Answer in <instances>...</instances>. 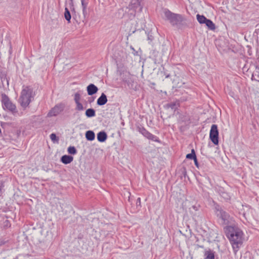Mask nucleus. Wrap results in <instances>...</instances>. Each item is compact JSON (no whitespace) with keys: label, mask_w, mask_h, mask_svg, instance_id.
Wrapping results in <instances>:
<instances>
[{"label":"nucleus","mask_w":259,"mask_h":259,"mask_svg":"<svg viewBox=\"0 0 259 259\" xmlns=\"http://www.w3.org/2000/svg\"><path fill=\"white\" fill-rule=\"evenodd\" d=\"M224 230L232 246L233 251L236 253L243 243L244 233L234 223L225 227Z\"/></svg>","instance_id":"1"},{"label":"nucleus","mask_w":259,"mask_h":259,"mask_svg":"<svg viewBox=\"0 0 259 259\" xmlns=\"http://www.w3.org/2000/svg\"><path fill=\"white\" fill-rule=\"evenodd\" d=\"M164 20L167 21L171 26L181 31L190 28V23L182 15L171 12L168 9H163Z\"/></svg>","instance_id":"2"},{"label":"nucleus","mask_w":259,"mask_h":259,"mask_svg":"<svg viewBox=\"0 0 259 259\" xmlns=\"http://www.w3.org/2000/svg\"><path fill=\"white\" fill-rule=\"evenodd\" d=\"M213 210L217 222L224 228L234 223V218L219 203L214 202Z\"/></svg>","instance_id":"3"},{"label":"nucleus","mask_w":259,"mask_h":259,"mask_svg":"<svg viewBox=\"0 0 259 259\" xmlns=\"http://www.w3.org/2000/svg\"><path fill=\"white\" fill-rule=\"evenodd\" d=\"M34 95L35 94L33 93L32 88L30 86L23 87L19 98V102L21 106L24 108L27 107L32 101L31 99L33 98Z\"/></svg>","instance_id":"4"},{"label":"nucleus","mask_w":259,"mask_h":259,"mask_svg":"<svg viewBox=\"0 0 259 259\" xmlns=\"http://www.w3.org/2000/svg\"><path fill=\"white\" fill-rule=\"evenodd\" d=\"M2 105L4 110L10 112L14 116L18 114V111L15 104L12 103L6 94H3L2 96Z\"/></svg>","instance_id":"5"},{"label":"nucleus","mask_w":259,"mask_h":259,"mask_svg":"<svg viewBox=\"0 0 259 259\" xmlns=\"http://www.w3.org/2000/svg\"><path fill=\"white\" fill-rule=\"evenodd\" d=\"M219 132L217 124H212L209 132V139L215 145H218L219 142Z\"/></svg>","instance_id":"6"},{"label":"nucleus","mask_w":259,"mask_h":259,"mask_svg":"<svg viewBox=\"0 0 259 259\" xmlns=\"http://www.w3.org/2000/svg\"><path fill=\"white\" fill-rule=\"evenodd\" d=\"M144 0H131L128 5V8L133 10L135 12L141 13L142 11L144 3Z\"/></svg>","instance_id":"7"},{"label":"nucleus","mask_w":259,"mask_h":259,"mask_svg":"<svg viewBox=\"0 0 259 259\" xmlns=\"http://www.w3.org/2000/svg\"><path fill=\"white\" fill-rule=\"evenodd\" d=\"M64 108L65 105L64 104H58L50 110L47 114V116L49 117L56 116L64 110Z\"/></svg>","instance_id":"8"},{"label":"nucleus","mask_w":259,"mask_h":259,"mask_svg":"<svg viewBox=\"0 0 259 259\" xmlns=\"http://www.w3.org/2000/svg\"><path fill=\"white\" fill-rule=\"evenodd\" d=\"M204 259H219V256L214 251L209 248L204 250Z\"/></svg>","instance_id":"9"},{"label":"nucleus","mask_w":259,"mask_h":259,"mask_svg":"<svg viewBox=\"0 0 259 259\" xmlns=\"http://www.w3.org/2000/svg\"><path fill=\"white\" fill-rule=\"evenodd\" d=\"M98 90V87L93 83H90L87 87V91L89 96L96 94Z\"/></svg>","instance_id":"10"},{"label":"nucleus","mask_w":259,"mask_h":259,"mask_svg":"<svg viewBox=\"0 0 259 259\" xmlns=\"http://www.w3.org/2000/svg\"><path fill=\"white\" fill-rule=\"evenodd\" d=\"M180 107V103L179 101L171 102L168 103L164 105V108L166 109L170 108L175 112Z\"/></svg>","instance_id":"11"},{"label":"nucleus","mask_w":259,"mask_h":259,"mask_svg":"<svg viewBox=\"0 0 259 259\" xmlns=\"http://www.w3.org/2000/svg\"><path fill=\"white\" fill-rule=\"evenodd\" d=\"M108 101L107 96L104 93L99 97L97 101V104L99 106H103L105 105Z\"/></svg>","instance_id":"12"},{"label":"nucleus","mask_w":259,"mask_h":259,"mask_svg":"<svg viewBox=\"0 0 259 259\" xmlns=\"http://www.w3.org/2000/svg\"><path fill=\"white\" fill-rule=\"evenodd\" d=\"M107 137L108 136L107 133L104 131H101L99 132L97 135V140L101 143L106 141V140L107 139Z\"/></svg>","instance_id":"13"},{"label":"nucleus","mask_w":259,"mask_h":259,"mask_svg":"<svg viewBox=\"0 0 259 259\" xmlns=\"http://www.w3.org/2000/svg\"><path fill=\"white\" fill-rule=\"evenodd\" d=\"M205 175L207 172L210 171L209 164L208 162L204 160H201L200 170Z\"/></svg>","instance_id":"14"},{"label":"nucleus","mask_w":259,"mask_h":259,"mask_svg":"<svg viewBox=\"0 0 259 259\" xmlns=\"http://www.w3.org/2000/svg\"><path fill=\"white\" fill-rule=\"evenodd\" d=\"M73 157L71 155H64L60 159V161L64 164H68L72 162Z\"/></svg>","instance_id":"15"},{"label":"nucleus","mask_w":259,"mask_h":259,"mask_svg":"<svg viewBox=\"0 0 259 259\" xmlns=\"http://www.w3.org/2000/svg\"><path fill=\"white\" fill-rule=\"evenodd\" d=\"M159 55V53L155 49H152L150 51L149 53V58L152 59L155 63L158 60V58Z\"/></svg>","instance_id":"16"},{"label":"nucleus","mask_w":259,"mask_h":259,"mask_svg":"<svg viewBox=\"0 0 259 259\" xmlns=\"http://www.w3.org/2000/svg\"><path fill=\"white\" fill-rule=\"evenodd\" d=\"M122 80L123 82L126 83L129 88H132L134 81L132 79L130 74L125 75V77H123Z\"/></svg>","instance_id":"17"},{"label":"nucleus","mask_w":259,"mask_h":259,"mask_svg":"<svg viewBox=\"0 0 259 259\" xmlns=\"http://www.w3.org/2000/svg\"><path fill=\"white\" fill-rule=\"evenodd\" d=\"M85 137L88 141H92L95 139V134L93 131L89 130L85 132Z\"/></svg>","instance_id":"18"},{"label":"nucleus","mask_w":259,"mask_h":259,"mask_svg":"<svg viewBox=\"0 0 259 259\" xmlns=\"http://www.w3.org/2000/svg\"><path fill=\"white\" fill-rule=\"evenodd\" d=\"M0 79L3 83L5 80H6L8 84H9V79L7 77V72L2 68L0 69Z\"/></svg>","instance_id":"19"},{"label":"nucleus","mask_w":259,"mask_h":259,"mask_svg":"<svg viewBox=\"0 0 259 259\" xmlns=\"http://www.w3.org/2000/svg\"><path fill=\"white\" fill-rule=\"evenodd\" d=\"M138 131L144 137L147 138L150 135V133L148 132L144 127L143 126H138L137 127Z\"/></svg>","instance_id":"20"},{"label":"nucleus","mask_w":259,"mask_h":259,"mask_svg":"<svg viewBox=\"0 0 259 259\" xmlns=\"http://www.w3.org/2000/svg\"><path fill=\"white\" fill-rule=\"evenodd\" d=\"M204 24H205L208 29L210 30H214L215 29L214 23L210 19L207 18Z\"/></svg>","instance_id":"21"},{"label":"nucleus","mask_w":259,"mask_h":259,"mask_svg":"<svg viewBox=\"0 0 259 259\" xmlns=\"http://www.w3.org/2000/svg\"><path fill=\"white\" fill-rule=\"evenodd\" d=\"M85 115L88 118H92L96 116V110L93 108H89L86 110Z\"/></svg>","instance_id":"22"},{"label":"nucleus","mask_w":259,"mask_h":259,"mask_svg":"<svg viewBox=\"0 0 259 259\" xmlns=\"http://www.w3.org/2000/svg\"><path fill=\"white\" fill-rule=\"evenodd\" d=\"M64 18L68 22V23H70L71 22V15L69 10L68 8L67 7L65 8V12H64Z\"/></svg>","instance_id":"23"},{"label":"nucleus","mask_w":259,"mask_h":259,"mask_svg":"<svg viewBox=\"0 0 259 259\" xmlns=\"http://www.w3.org/2000/svg\"><path fill=\"white\" fill-rule=\"evenodd\" d=\"M186 159L193 160L197 158L195 151L194 149L191 150V153H188L186 156Z\"/></svg>","instance_id":"24"},{"label":"nucleus","mask_w":259,"mask_h":259,"mask_svg":"<svg viewBox=\"0 0 259 259\" xmlns=\"http://www.w3.org/2000/svg\"><path fill=\"white\" fill-rule=\"evenodd\" d=\"M196 19L200 24H204L205 21H206L207 18L203 15L198 14L196 15Z\"/></svg>","instance_id":"25"},{"label":"nucleus","mask_w":259,"mask_h":259,"mask_svg":"<svg viewBox=\"0 0 259 259\" xmlns=\"http://www.w3.org/2000/svg\"><path fill=\"white\" fill-rule=\"evenodd\" d=\"M253 77H256L254 79L257 81H259V65L255 66V70L253 71L252 78Z\"/></svg>","instance_id":"26"},{"label":"nucleus","mask_w":259,"mask_h":259,"mask_svg":"<svg viewBox=\"0 0 259 259\" xmlns=\"http://www.w3.org/2000/svg\"><path fill=\"white\" fill-rule=\"evenodd\" d=\"M50 138L51 140V141L54 143H59V138L58 136H57V135H56V134L55 133H52L50 135Z\"/></svg>","instance_id":"27"},{"label":"nucleus","mask_w":259,"mask_h":259,"mask_svg":"<svg viewBox=\"0 0 259 259\" xmlns=\"http://www.w3.org/2000/svg\"><path fill=\"white\" fill-rule=\"evenodd\" d=\"M148 139L152 140L154 142H156L157 143H160L161 141L159 140V138L157 136L152 134L151 133L150 134L148 137L147 138Z\"/></svg>","instance_id":"28"},{"label":"nucleus","mask_w":259,"mask_h":259,"mask_svg":"<svg viewBox=\"0 0 259 259\" xmlns=\"http://www.w3.org/2000/svg\"><path fill=\"white\" fill-rule=\"evenodd\" d=\"M67 152L69 154L71 155H75L77 153V151L74 146H69L67 148Z\"/></svg>","instance_id":"29"},{"label":"nucleus","mask_w":259,"mask_h":259,"mask_svg":"<svg viewBox=\"0 0 259 259\" xmlns=\"http://www.w3.org/2000/svg\"><path fill=\"white\" fill-rule=\"evenodd\" d=\"M213 235H214V231L212 230H209L206 234V238L207 239L208 242L211 241V240L213 238Z\"/></svg>","instance_id":"30"},{"label":"nucleus","mask_w":259,"mask_h":259,"mask_svg":"<svg viewBox=\"0 0 259 259\" xmlns=\"http://www.w3.org/2000/svg\"><path fill=\"white\" fill-rule=\"evenodd\" d=\"M221 197H222L226 201H228L231 199L230 194L226 191H225Z\"/></svg>","instance_id":"31"},{"label":"nucleus","mask_w":259,"mask_h":259,"mask_svg":"<svg viewBox=\"0 0 259 259\" xmlns=\"http://www.w3.org/2000/svg\"><path fill=\"white\" fill-rule=\"evenodd\" d=\"M215 191L220 195V196H221L223 193L225 192V190L223 187L218 186V187L215 188Z\"/></svg>","instance_id":"32"},{"label":"nucleus","mask_w":259,"mask_h":259,"mask_svg":"<svg viewBox=\"0 0 259 259\" xmlns=\"http://www.w3.org/2000/svg\"><path fill=\"white\" fill-rule=\"evenodd\" d=\"M136 210H139L141 207V198L138 197L136 200Z\"/></svg>","instance_id":"33"},{"label":"nucleus","mask_w":259,"mask_h":259,"mask_svg":"<svg viewBox=\"0 0 259 259\" xmlns=\"http://www.w3.org/2000/svg\"><path fill=\"white\" fill-rule=\"evenodd\" d=\"M76 106L75 107V110L78 111H82L84 109V108L83 106V105L79 102L77 103H75Z\"/></svg>","instance_id":"34"},{"label":"nucleus","mask_w":259,"mask_h":259,"mask_svg":"<svg viewBox=\"0 0 259 259\" xmlns=\"http://www.w3.org/2000/svg\"><path fill=\"white\" fill-rule=\"evenodd\" d=\"M80 99V94L79 92H76L74 94V100L75 103L79 102Z\"/></svg>","instance_id":"35"},{"label":"nucleus","mask_w":259,"mask_h":259,"mask_svg":"<svg viewBox=\"0 0 259 259\" xmlns=\"http://www.w3.org/2000/svg\"><path fill=\"white\" fill-rule=\"evenodd\" d=\"M194 164H195V165L196 166V167H197L199 170H200L201 161H200V162H199V161H198L197 158H196V159H194Z\"/></svg>","instance_id":"36"},{"label":"nucleus","mask_w":259,"mask_h":259,"mask_svg":"<svg viewBox=\"0 0 259 259\" xmlns=\"http://www.w3.org/2000/svg\"><path fill=\"white\" fill-rule=\"evenodd\" d=\"M9 239L7 238L0 239V247L8 243Z\"/></svg>","instance_id":"37"},{"label":"nucleus","mask_w":259,"mask_h":259,"mask_svg":"<svg viewBox=\"0 0 259 259\" xmlns=\"http://www.w3.org/2000/svg\"><path fill=\"white\" fill-rule=\"evenodd\" d=\"M181 173L182 175L185 178L186 177H188L187 174V170L186 167H183L181 169Z\"/></svg>","instance_id":"38"},{"label":"nucleus","mask_w":259,"mask_h":259,"mask_svg":"<svg viewBox=\"0 0 259 259\" xmlns=\"http://www.w3.org/2000/svg\"><path fill=\"white\" fill-rule=\"evenodd\" d=\"M68 5L69 7H72L74 5L73 0H66L65 5Z\"/></svg>","instance_id":"39"},{"label":"nucleus","mask_w":259,"mask_h":259,"mask_svg":"<svg viewBox=\"0 0 259 259\" xmlns=\"http://www.w3.org/2000/svg\"><path fill=\"white\" fill-rule=\"evenodd\" d=\"M153 39L154 36L152 34H150V33H148L147 35V39L149 41V43L150 44Z\"/></svg>","instance_id":"40"},{"label":"nucleus","mask_w":259,"mask_h":259,"mask_svg":"<svg viewBox=\"0 0 259 259\" xmlns=\"http://www.w3.org/2000/svg\"><path fill=\"white\" fill-rule=\"evenodd\" d=\"M182 121L183 122H187L189 121L190 119L188 117H187L186 115H183V117H182Z\"/></svg>","instance_id":"41"},{"label":"nucleus","mask_w":259,"mask_h":259,"mask_svg":"<svg viewBox=\"0 0 259 259\" xmlns=\"http://www.w3.org/2000/svg\"><path fill=\"white\" fill-rule=\"evenodd\" d=\"M4 187L3 182L0 180V196L2 194V189Z\"/></svg>","instance_id":"42"},{"label":"nucleus","mask_w":259,"mask_h":259,"mask_svg":"<svg viewBox=\"0 0 259 259\" xmlns=\"http://www.w3.org/2000/svg\"><path fill=\"white\" fill-rule=\"evenodd\" d=\"M81 3V6L82 8V9H86L88 5V3H85V1H82Z\"/></svg>","instance_id":"43"},{"label":"nucleus","mask_w":259,"mask_h":259,"mask_svg":"<svg viewBox=\"0 0 259 259\" xmlns=\"http://www.w3.org/2000/svg\"><path fill=\"white\" fill-rule=\"evenodd\" d=\"M199 205H194L192 206V209H193L195 211H198L199 210Z\"/></svg>","instance_id":"44"},{"label":"nucleus","mask_w":259,"mask_h":259,"mask_svg":"<svg viewBox=\"0 0 259 259\" xmlns=\"http://www.w3.org/2000/svg\"><path fill=\"white\" fill-rule=\"evenodd\" d=\"M131 49L133 51V54L135 56H138V52L137 51H136L135 50V49L132 46H131Z\"/></svg>","instance_id":"45"},{"label":"nucleus","mask_w":259,"mask_h":259,"mask_svg":"<svg viewBox=\"0 0 259 259\" xmlns=\"http://www.w3.org/2000/svg\"><path fill=\"white\" fill-rule=\"evenodd\" d=\"M8 123H7V122H3V121H1L0 122V124H1V126H2V127L3 128H4L5 125H7Z\"/></svg>","instance_id":"46"},{"label":"nucleus","mask_w":259,"mask_h":259,"mask_svg":"<svg viewBox=\"0 0 259 259\" xmlns=\"http://www.w3.org/2000/svg\"><path fill=\"white\" fill-rule=\"evenodd\" d=\"M82 13L84 17L85 18L87 15V11L86 9H82Z\"/></svg>","instance_id":"47"},{"label":"nucleus","mask_w":259,"mask_h":259,"mask_svg":"<svg viewBox=\"0 0 259 259\" xmlns=\"http://www.w3.org/2000/svg\"><path fill=\"white\" fill-rule=\"evenodd\" d=\"M69 8H70V10H71V11H72V13L75 12V8H74V5L72 6V7H69Z\"/></svg>","instance_id":"48"},{"label":"nucleus","mask_w":259,"mask_h":259,"mask_svg":"<svg viewBox=\"0 0 259 259\" xmlns=\"http://www.w3.org/2000/svg\"><path fill=\"white\" fill-rule=\"evenodd\" d=\"M164 75H165V78H169V77H170V74H169V73H166V72H164Z\"/></svg>","instance_id":"49"},{"label":"nucleus","mask_w":259,"mask_h":259,"mask_svg":"<svg viewBox=\"0 0 259 259\" xmlns=\"http://www.w3.org/2000/svg\"><path fill=\"white\" fill-rule=\"evenodd\" d=\"M4 118L5 120H8L9 119V117L8 116H4Z\"/></svg>","instance_id":"50"},{"label":"nucleus","mask_w":259,"mask_h":259,"mask_svg":"<svg viewBox=\"0 0 259 259\" xmlns=\"http://www.w3.org/2000/svg\"><path fill=\"white\" fill-rule=\"evenodd\" d=\"M247 47L248 48V50L251 49V47L250 46H247Z\"/></svg>","instance_id":"51"},{"label":"nucleus","mask_w":259,"mask_h":259,"mask_svg":"<svg viewBox=\"0 0 259 259\" xmlns=\"http://www.w3.org/2000/svg\"><path fill=\"white\" fill-rule=\"evenodd\" d=\"M199 247L203 248L204 246L203 245H199Z\"/></svg>","instance_id":"52"},{"label":"nucleus","mask_w":259,"mask_h":259,"mask_svg":"<svg viewBox=\"0 0 259 259\" xmlns=\"http://www.w3.org/2000/svg\"><path fill=\"white\" fill-rule=\"evenodd\" d=\"M2 133V130L0 128V134Z\"/></svg>","instance_id":"53"},{"label":"nucleus","mask_w":259,"mask_h":259,"mask_svg":"<svg viewBox=\"0 0 259 259\" xmlns=\"http://www.w3.org/2000/svg\"><path fill=\"white\" fill-rule=\"evenodd\" d=\"M84 0H81V2H82V1H84Z\"/></svg>","instance_id":"54"}]
</instances>
